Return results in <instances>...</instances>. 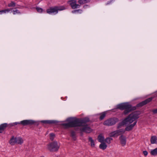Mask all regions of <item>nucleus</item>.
Instances as JSON below:
<instances>
[{"instance_id": "obj_1", "label": "nucleus", "mask_w": 157, "mask_h": 157, "mask_svg": "<svg viewBox=\"0 0 157 157\" xmlns=\"http://www.w3.org/2000/svg\"><path fill=\"white\" fill-rule=\"evenodd\" d=\"M116 108L122 110H124L123 112V114L125 115L136 109V107L132 106L131 105L128 103L120 104L117 105Z\"/></svg>"}, {"instance_id": "obj_2", "label": "nucleus", "mask_w": 157, "mask_h": 157, "mask_svg": "<svg viewBox=\"0 0 157 157\" xmlns=\"http://www.w3.org/2000/svg\"><path fill=\"white\" fill-rule=\"evenodd\" d=\"M140 114V112L139 111L133 112L130 114L126 119H128L127 121L128 122L131 123L139 118L138 116Z\"/></svg>"}, {"instance_id": "obj_3", "label": "nucleus", "mask_w": 157, "mask_h": 157, "mask_svg": "<svg viewBox=\"0 0 157 157\" xmlns=\"http://www.w3.org/2000/svg\"><path fill=\"white\" fill-rule=\"evenodd\" d=\"M59 147L57 142L54 141L48 145L47 148L50 151L54 152L57 151Z\"/></svg>"}, {"instance_id": "obj_4", "label": "nucleus", "mask_w": 157, "mask_h": 157, "mask_svg": "<svg viewBox=\"0 0 157 157\" xmlns=\"http://www.w3.org/2000/svg\"><path fill=\"white\" fill-rule=\"evenodd\" d=\"M119 121L118 118L113 117L109 118L105 121L103 123V124L107 126H112L115 124Z\"/></svg>"}, {"instance_id": "obj_5", "label": "nucleus", "mask_w": 157, "mask_h": 157, "mask_svg": "<svg viewBox=\"0 0 157 157\" xmlns=\"http://www.w3.org/2000/svg\"><path fill=\"white\" fill-rule=\"evenodd\" d=\"M152 97L149 98L137 104L136 108L141 107L151 102L153 99Z\"/></svg>"}, {"instance_id": "obj_6", "label": "nucleus", "mask_w": 157, "mask_h": 157, "mask_svg": "<svg viewBox=\"0 0 157 157\" xmlns=\"http://www.w3.org/2000/svg\"><path fill=\"white\" fill-rule=\"evenodd\" d=\"M71 122L72 127L82 126L80 119H76Z\"/></svg>"}, {"instance_id": "obj_7", "label": "nucleus", "mask_w": 157, "mask_h": 157, "mask_svg": "<svg viewBox=\"0 0 157 157\" xmlns=\"http://www.w3.org/2000/svg\"><path fill=\"white\" fill-rule=\"evenodd\" d=\"M35 122V121L31 120H25L20 121L21 124L24 126L33 125Z\"/></svg>"}, {"instance_id": "obj_8", "label": "nucleus", "mask_w": 157, "mask_h": 157, "mask_svg": "<svg viewBox=\"0 0 157 157\" xmlns=\"http://www.w3.org/2000/svg\"><path fill=\"white\" fill-rule=\"evenodd\" d=\"M83 127L80 128V131L82 132H85L86 133H89L92 131V129L88 126L87 124L83 126Z\"/></svg>"}, {"instance_id": "obj_9", "label": "nucleus", "mask_w": 157, "mask_h": 157, "mask_svg": "<svg viewBox=\"0 0 157 157\" xmlns=\"http://www.w3.org/2000/svg\"><path fill=\"white\" fill-rule=\"evenodd\" d=\"M68 2L69 3L70 5L73 9L79 8L80 6V5L76 4V0H70L68 1Z\"/></svg>"}, {"instance_id": "obj_10", "label": "nucleus", "mask_w": 157, "mask_h": 157, "mask_svg": "<svg viewBox=\"0 0 157 157\" xmlns=\"http://www.w3.org/2000/svg\"><path fill=\"white\" fill-rule=\"evenodd\" d=\"M127 119H128L125 118L122 121V122L119 123L117 126V128L119 129L121 128L122 126H124L125 124H127L128 123L127 121Z\"/></svg>"}, {"instance_id": "obj_11", "label": "nucleus", "mask_w": 157, "mask_h": 157, "mask_svg": "<svg viewBox=\"0 0 157 157\" xmlns=\"http://www.w3.org/2000/svg\"><path fill=\"white\" fill-rule=\"evenodd\" d=\"M47 13L50 14L52 13H57V12L56 7L54 8H50L47 10Z\"/></svg>"}, {"instance_id": "obj_12", "label": "nucleus", "mask_w": 157, "mask_h": 157, "mask_svg": "<svg viewBox=\"0 0 157 157\" xmlns=\"http://www.w3.org/2000/svg\"><path fill=\"white\" fill-rule=\"evenodd\" d=\"M9 125L6 123L1 124L0 125V133H2Z\"/></svg>"}, {"instance_id": "obj_13", "label": "nucleus", "mask_w": 157, "mask_h": 157, "mask_svg": "<svg viewBox=\"0 0 157 157\" xmlns=\"http://www.w3.org/2000/svg\"><path fill=\"white\" fill-rule=\"evenodd\" d=\"M119 138L122 145L123 146H124L126 144L125 137L123 136H121Z\"/></svg>"}, {"instance_id": "obj_14", "label": "nucleus", "mask_w": 157, "mask_h": 157, "mask_svg": "<svg viewBox=\"0 0 157 157\" xmlns=\"http://www.w3.org/2000/svg\"><path fill=\"white\" fill-rule=\"evenodd\" d=\"M137 123V121L134 122L133 124H131L129 125L126 127L125 129V131H129L131 130L135 125Z\"/></svg>"}, {"instance_id": "obj_15", "label": "nucleus", "mask_w": 157, "mask_h": 157, "mask_svg": "<svg viewBox=\"0 0 157 157\" xmlns=\"http://www.w3.org/2000/svg\"><path fill=\"white\" fill-rule=\"evenodd\" d=\"M42 123L44 124H56L57 123V121L53 120H43L40 121Z\"/></svg>"}, {"instance_id": "obj_16", "label": "nucleus", "mask_w": 157, "mask_h": 157, "mask_svg": "<svg viewBox=\"0 0 157 157\" xmlns=\"http://www.w3.org/2000/svg\"><path fill=\"white\" fill-rule=\"evenodd\" d=\"M82 126L86 124L90 121L88 117H85L80 119Z\"/></svg>"}, {"instance_id": "obj_17", "label": "nucleus", "mask_w": 157, "mask_h": 157, "mask_svg": "<svg viewBox=\"0 0 157 157\" xmlns=\"http://www.w3.org/2000/svg\"><path fill=\"white\" fill-rule=\"evenodd\" d=\"M157 137L155 136H152L151 138L150 141L151 144H157Z\"/></svg>"}, {"instance_id": "obj_18", "label": "nucleus", "mask_w": 157, "mask_h": 157, "mask_svg": "<svg viewBox=\"0 0 157 157\" xmlns=\"http://www.w3.org/2000/svg\"><path fill=\"white\" fill-rule=\"evenodd\" d=\"M16 137H14L13 136L10 139L9 143L11 145H14L16 143Z\"/></svg>"}, {"instance_id": "obj_19", "label": "nucleus", "mask_w": 157, "mask_h": 157, "mask_svg": "<svg viewBox=\"0 0 157 157\" xmlns=\"http://www.w3.org/2000/svg\"><path fill=\"white\" fill-rule=\"evenodd\" d=\"M16 144H21L23 143V140L20 137H16Z\"/></svg>"}, {"instance_id": "obj_20", "label": "nucleus", "mask_w": 157, "mask_h": 157, "mask_svg": "<svg viewBox=\"0 0 157 157\" xmlns=\"http://www.w3.org/2000/svg\"><path fill=\"white\" fill-rule=\"evenodd\" d=\"M61 125L64 126L65 128H67L70 127H72L71 124V122H69L68 123H63L61 124Z\"/></svg>"}, {"instance_id": "obj_21", "label": "nucleus", "mask_w": 157, "mask_h": 157, "mask_svg": "<svg viewBox=\"0 0 157 157\" xmlns=\"http://www.w3.org/2000/svg\"><path fill=\"white\" fill-rule=\"evenodd\" d=\"M71 136L74 140L76 139V132L74 131H71Z\"/></svg>"}, {"instance_id": "obj_22", "label": "nucleus", "mask_w": 157, "mask_h": 157, "mask_svg": "<svg viewBox=\"0 0 157 157\" xmlns=\"http://www.w3.org/2000/svg\"><path fill=\"white\" fill-rule=\"evenodd\" d=\"M116 131L117 135L118 136L124 133L125 132V130L123 129H121L117 130Z\"/></svg>"}, {"instance_id": "obj_23", "label": "nucleus", "mask_w": 157, "mask_h": 157, "mask_svg": "<svg viewBox=\"0 0 157 157\" xmlns=\"http://www.w3.org/2000/svg\"><path fill=\"white\" fill-rule=\"evenodd\" d=\"M107 147V146L106 144L103 142L101 143V144L99 145V148L100 149L103 150L105 149Z\"/></svg>"}, {"instance_id": "obj_24", "label": "nucleus", "mask_w": 157, "mask_h": 157, "mask_svg": "<svg viewBox=\"0 0 157 157\" xmlns=\"http://www.w3.org/2000/svg\"><path fill=\"white\" fill-rule=\"evenodd\" d=\"M98 139L99 142L102 143L104 141V138L101 134H100L98 136Z\"/></svg>"}, {"instance_id": "obj_25", "label": "nucleus", "mask_w": 157, "mask_h": 157, "mask_svg": "<svg viewBox=\"0 0 157 157\" xmlns=\"http://www.w3.org/2000/svg\"><path fill=\"white\" fill-rule=\"evenodd\" d=\"M150 154L152 155L156 156L157 155V147L152 150L150 152Z\"/></svg>"}, {"instance_id": "obj_26", "label": "nucleus", "mask_w": 157, "mask_h": 157, "mask_svg": "<svg viewBox=\"0 0 157 157\" xmlns=\"http://www.w3.org/2000/svg\"><path fill=\"white\" fill-rule=\"evenodd\" d=\"M89 141L90 142L91 146L92 147H93L95 146V144L94 140H93L92 137H89L88 138Z\"/></svg>"}, {"instance_id": "obj_27", "label": "nucleus", "mask_w": 157, "mask_h": 157, "mask_svg": "<svg viewBox=\"0 0 157 157\" xmlns=\"http://www.w3.org/2000/svg\"><path fill=\"white\" fill-rule=\"evenodd\" d=\"M57 12L58 10H62L66 9L65 6H56Z\"/></svg>"}, {"instance_id": "obj_28", "label": "nucleus", "mask_w": 157, "mask_h": 157, "mask_svg": "<svg viewBox=\"0 0 157 157\" xmlns=\"http://www.w3.org/2000/svg\"><path fill=\"white\" fill-rule=\"evenodd\" d=\"M109 135L110 137H115L118 136L116 130L111 132Z\"/></svg>"}, {"instance_id": "obj_29", "label": "nucleus", "mask_w": 157, "mask_h": 157, "mask_svg": "<svg viewBox=\"0 0 157 157\" xmlns=\"http://www.w3.org/2000/svg\"><path fill=\"white\" fill-rule=\"evenodd\" d=\"M16 3L13 1H11L10 3L8 4V6L9 7H14L16 6Z\"/></svg>"}, {"instance_id": "obj_30", "label": "nucleus", "mask_w": 157, "mask_h": 157, "mask_svg": "<svg viewBox=\"0 0 157 157\" xmlns=\"http://www.w3.org/2000/svg\"><path fill=\"white\" fill-rule=\"evenodd\" d=\"M12 9H5L0 11V14H2L3 13H6L9 12L10 10H11Z\"/></svg>"}, {"instance_id": "obj_31", "label": "nucleus", "mask_w": 157, "mask_h": 157, "mask_svg": "<svg viewBox=\"0 0 157 157\" xmlns=\"http://www.w3.org/2000/svg\"><path fill=\"white\" fill-rule=\"evenodd\" d=\"M105 116V113H102L100 117V120H103Z\"/></svg>"}, {"instance_id": "obj_32", "label": "nucleus", "mask_w": 157, "mask_h": 157, "mask_svg": "<svg viewBox=\"0 0 157 157\" xmlns=\"http://www.w3.org/2000/svg\"><path fill=\"white\" fill-rule=\"evenodd\" d=\"M50 139L52 141L55 137V134L53 133H51L50 134Z\"/></svg>"}, {"instance_id": "obj_33", "label": "nucleus", "mask_w": 157, "mask_h": 157, "mask_svg": "<svg viewBox=\"0 0 157 157\" xmlns=\"http://www.w3.org/2000/svg\"><path fill=\"white\" fill-rule=\"evenodd\" d=\"M36 9L37 12L39 13L42 12L43 11V10L42 8L39 7H36Z\"/></svg>"}, {"instance_id": "obj_34", "label": "nucleus", "mask_w": 157, "mask_h": 157, "mask_svg": "<svg viewBox=\"0 0 157 157\" xmlns=\"http://www.w3.org/2000/svg\"><path fill=\"white\" fill-rule=\"evenodd\" d=\"M78 2L80 4H83L85 3L84 0H78Z\"/></svg>"}, {"instance_id": "obj_35", "label": "nucleus", "mask_w": 157, "mask_h": 157, "mask_svg": "<svg viewBox=\"0 0 157 157\" xmlns=\"http://www.w3.org/2000/svg\"><path fill=\"white\" fill-rule=\"evenodd\" d=\"M13 13L14 14H15L17 13L19 14L20 13V12L19 11V10H13Z\"/></svg>"}, {"instance_id": "obj_36", "label": "nucleus", "mask_w": 157, "mask_h": 157, "mask_svg": "<svg viewBox=\"0 0 157 157\" xmlns=\"http://www.w3.org/2000/svg\"><path fill=\"white\" fill-rule=\"evenodd\" d=\"M13 124H14L15 125H17V124H21V123H20V122H15L13 124H10V127H11V126H14Z\"/></svg>"}, {"instance_id": "obj_37", "label": "nucleus", "mask_w": 157, "mask_h": 157, "mask_svg": "<svg viewBox=\"0 0 157 157\" xmlns=\"http://www.w3.org/2000/svg\"><path fill=\"white\" fill-rule=\"evenodd\" d=\"M109 138H106L105 140V141L108 144H110V140Z\"/></svg>"}, {"instance_id": "obj_38", "label": "nucleus", "mask_w": 157, "mask_h": 157, "mask_svg": "<svg viewBox=\"0 0 157 157\" xmlns=\"http://www.w3.org/2000/svg\"><path fill=\"white\" fill-rule=\"evenodd\" d=\"M152 112L153 113V114H155L157 113V109H153L152 110Z\"/></svg>"}, {"instance_id": "obj_39", "label": "nucleus", "mask_w": 157, "mask_h": 157, "mask_svg": "<svg viewBox=\"0 0 157 157\" xmlns=\"http://www.w3.org/2000/svg\"><path fill=\"white\" fill-rule=\"evenodd\" d=\"M143 153L145 156H146L148 154V152L146 151H143Z\"/></svg>"}, {"instance_id": "obj_40", "label": "nucleus", "mask_w": 157, "mask_h": 157, "mask_svg": "<svg viewBox=\"0 0 157 157\" xmlns=\"http://www.w3.org/2000/svg\"><path fill=\"white\" fill-rule=\"evenodd\" d=\"M79 11H81L80 10H75L72 11V12L73 13H76V12H78Z\"/></svg>"}, {"instance_id": "obj_41", "label": "nucleus", "mask_w": 157, "mask_h": 157, "mask_svg": "<svg viewBox=\"0 0 157 157\" xmlns=\"http://www.w3.org/2000/svg\"><path fill=\"white\" fill-rule=\"evenodd\" d=\"M85 1V3L90 2V0H84Z\"/></svg>"}, {"instance_id": "obj_42", "label": "nucleus", "mask_w": 157, "mask_h": 157, "mask_svg": "<svg viewBox=\"0 0 157 157\" xmlns=\"http://www.w3.org/2000/svg\"><path fill=\"white\" fill-rule=\"evenodd\" d=\"M110 139L109 140H110V141L113 140V139L111 138H109Z\"/></svg>"}, {"instance_id": "obj_43", "label": "nucleus", "mask_w": 157, "mask_h": 157, "mask_svg": "<svg viewBox=\"0 0 157 157\" xmlns=\"http://www.w3.org/2000/svg\"><path fill=\"white\" fill-rule=\"evenodd\" d=\"M70 119V118H68V119H67V121H70V120H69Z\"/></svg>"}, {"instance_id": "obj_44", "label": "nucleus", "mask_w": 157, "mask_h": 157, "mask_svg": "<svg viewBox=\"0 0 157 157\" xmlns=\"http://www.w3.org/2000/svg\"><path fill=\"white\" fill-rule=\"evenodd\" d=\"M85 6H87V5H85V6H84V7H85Z\"/></svg>"}]
</instances>
